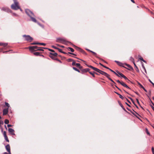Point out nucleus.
<instances>
[{"label":"nucleus","instance_id":"nucleus-1","mask_svg":"<svg viewBox=\"0 0 154 154\" xmlns=\"http://www.w3.org/2000/svg\"><path fill=\"white\" fill-rule=\"evenodd\" d=\"M25 12L27 15L30 17L32 21L35 23H37V21L35 18L33 17L34 15L32 12L29 9H26Z\"/></svg>","mask_w":154,"mask_h":154},{"label":"nucleus","instance_id":"nucleus-2","mask_svg":"<svg viewBox=\"0 0 154 154\" xmlns=\"http://www.w3.org/2000/svg\"><path fill=\"white\" fill-rule=\"evenodd\" d=\"M14 2V4H12L11 6V8L14 10H17L18 9H20L21 11L22 10L20 8L19 5V3L17 2V0H13Z\"/></svg>","mask_w":154,"mask_h":154},{"label":"nucleus","instance_id":"nucleus-3","mask_svg":"<svg viewBox=\"0 0 154 154\" xmlns=\"http://www.w3.org/2000/svg\"><path fill=\"white\" fill-rule=\"evenodd\" d=\"M56 41L57 42L65 44H66L67 42H68L66 41L65 39L60 38H57Z\"/></svg>","mask_w":154,"mask_h":154},{"label":"nucleus","instance_id":"nucleus-4","mask_svg":"<svg viewBox=\"0 0 154 154\" xmlns=\"http://www.w3.org/2000/svg\"><path fill=\"white\" fill-rule=\"evenodd\" d=\"M23 37L25 38V40L31 42L33 40V38L31 37L29 35H23Z\"/></svg>","mask_w":154,"mask_h":154},{"label":"nucleus","instance_id":"nucleus-5","mask_svg":"<svg viewBox=\"0 0 154 154\" xmlns=\"http://www.w3.org/2000/svg\"><path fill=\"white\" fill-rule=\"evenodd\" d=\"M38 47L37 46H30L29 47V50L32 52L34 51H36L37 50Z\"/></svg>","mask_w":154,"mask_h":154},{"label":"nucleus","instance_id":"nucleus-6","mask_svg":"<svg viewBox=\"0 0 154 154\" xmlns=\"http://www.w3.org/2000/svg\"><path fill=\"white\" fill-rule=\"evenodd\" d=\"M2 10L4 11L7 12H11V10L8 8L7 7H3L1 9Z\"/></svg>","mask_w":154,"mask_h":154},{"label":"nucleus","instance_id":"nucleus-7","mask_svg":"<svg viewBox=\"0 0 154 154\" xmlns=\"http://www.w3.org/2000/svg\"><path fill=\"white\" fill-rule=\"evenodd\" d=\"M5 148L7 151L8 152L9 154H11L10 147L9 145H7L5 146Z\"/></svg>","mask_w":154,"mask_h":154},{"label":"nucleus","instance_id":"nucleus-8","mask_svg":"<svg viewBox=\"0 0 154 154\" xmlns=\"http://www.w3.org/2000/svg\"><path fill=\"white\" fill-rule=\"evenodd\" d=\"M8 108L4 109L3 111V115H6L8 112Z\"/></svg>","mask_w":154,"mask_h":154},{"label":"nucleus","instance_id":"nucleus-9","mask_svg":"<svg viewBox=\"0 0 154 154\" xmlns=\"http://www.w3.org/2000/svg\"><path fill=\"white\" fill-rule=\"evenodd\" d=\"M114 61L117 63L118 65L124 67H125L123 66L124 64L122 63L117 60H115Z\"/></svg>","mask_w":154,"mask_h":154},{"label":"nucleus","instance_id":"nucleus-10","mask_svg":"<svg viewBox=\"0 0 154 154\" xmlns=\"http://www.w3.org/2000/svg\"><path fill=\"white\" fill-rule=\"evenodd\" d=\"M8 131L12 135H15V134L14 133V131L13 129L11 128H9L8 129Z\"/></svg>","mask_w":154,"mask_h":154},{"label":"nucleus","instance_id":"nucleus-11","mask_svg":"<svg viewBox=\"0 0 154 154\" xmlns=\"http://www.w3.org/2000/svg\"><path fill=\"white\" fill-rule=\"evenodd\" d=\"M90 69L89 68H86L85 69H81L82 71V72H81L82 74H83V73L86 72H88L89 71Z\"/></svg>","mask_w":154,"mask_h":154},{"label":"nucleus","instance_id":"nucleus-12","mask_svg":"<svg viewBox=\"0 0 154 154\" xmlns=\"http://www.w3.org/2000/svg\"><path fill=\"white\" fill-rule=\"evenodd\" d=\"M75 47L76 49L77 50H78V51H79L81 52H82V53H85V51H84L82 49H81V48H79V47H76V46H75Z\"/></svg>","mask_w":154,"mask_h":154},{"label":"nucleus","instance_id":"nucleus-13","mask_svg":"<svg viewBox=\"0 0 154 154\" xmlns=\"http://www.w3.org/2000/svg\"><path fill=\"white\" fill-rule=\"evenodd\" d=\"M8 45V43H3L0 42V45L1 46H2L4 47H6Z\"/></svg>","mask_w":154,"mask_h":154},{"label":"nucleus","instance_id":"nucleus-14","mask_svg":"<svg viewBox=\"0 0 154 154\" xmlns=\"http://www.w3.org/2000/svg\"><path fill=\"white\" fill-rule=\"evenodd\" d=\"M121 85L123 86H124L125 87H126L127 88H128L129 89H131L129 87H128L123 82H122Z\"/></svg>","mask_w":154,"mask_h":154},{"label":"nucleus","instance_id":"nucleus-15","mask_svg":"<svg viewBox=\"0 0 154 154\" xmlns=\"http://www.w3.org/2000/svg\"><path fill=\"white\" fill-rule=\"evenodd\" d=\"M116 72L119 75V77H122L124 76V75L119 71H117Z\"/></svg>","mask_w":154,"mask_h":154},{"label":"nucleus","instance_id":"nucleus-16","mask_svg":"<svg viewBox=\"0 0 154 154\" xmlns=\"http://www.w3.org/2000/svg\"><path fill=\"white\" fill-rule=\"evenodd\" d=\"M138 58H139V59L140 60L142 61H143V62H145V63H146V61L145 60H143V58L140 56H138Z\"/></svg>","mask_w":154,"mask_h":154},{"label":"nucleus","instance_id":"nucleus-17","mask_svg":"<svg viewBox=\"0 0 154 154\" xmlns=\"http://www.w3.org/2000/svg\"><path fill=\"white\" fill-rule=\"evenodd\" d=\"M125 64L129 68V70H130L131 69H132V67L129 64H127L126 63H125Z\"/></svg>","mask_w":154,"mask_h":154},{"label":"nucleus","instance_id":"nucleus-18","mask_svg":"<svg viewBox=\"0 0 154 154\" xmlns=\"http://www.w3.org/2000/svg\"><path fill=\"white\" fill-rule=\"evenodd\" d=\"M50 54L52 56H53L54 57L57 56V54L56 53H50Z\"/></svg>","mask_w":154,"mask_h":154},{"label":"nucleus","instance_id":"nucleus-19","mask_svg":"<svg viewBox=\"0 0 154 154\" xmlns=\"http://www.w3.org/2000/svg\"><path fill=\"white\" fill-rule=\"evenodd\" d=\"M119 104L120 105V106H121V107L122 108V109L125 111L126 112H127L126 110V109H125V108L124 107V106H123V105H122V104L121 103H119Z\"/></svg>","mask_w":154,"mask_h":154},{"label":"nucleus","instance_id":"nucleus-20","mask_svg":"<svg viewBox=\"0 0 154 154\" xmlns=\"http://www.w3.org/2000/svg\"><path fill=\"white\" fill-rule=\"evenodd\" d=\"M151 90H150L149 92H148V94H146L147 96V97L149 98H150L149 97H150L151 96Z\"/></svg>","mask_w":154,"mask_h":154},{"label":"nucleus","instance_id":"nucleus-21","mask_svg":"<svg viewBox=\"0 0 154 154\" xmlns=\"http://www.w3.org/2000/svg\"><path fill=\"white\" fill-rule=\"evenodd\" d=\"M34 55L38 56H40V54L38 52H36L34 53Z\"/></svg>","mask_w":154,"mask_h":154},{"label":"nucleus","instance_id":"nucleus-22","mask_svg":"<svg viewBox=\"0 0 154 154\" xmlns=\"http://www.w3.org/2000/svg\"><path fill=\"white\" fill-rule=\"evenodd\" d=\"M42 48H44V49H47V48H38H38L37 49V50H39V51H43V49H42Z\"/></svg>","mask_w":154,"mask_h":154},{"label":"nucleus","instance_id":"nucleus-23","mask_svg":"<svg viewBox=\"0 0 154 154\" xmlns=\"http://www.w3.org/2000/svg\"><path fill=\"white\" fill-rule=\"evenodd\" d=\"M92 69H93L94 70V71L97 72H98L99 69L96 68H95V67H94L93 66V68Z\"/></svg>","mask_w":154,"mask_h":154},{"label":"nucleus","instance_id":"nucleus-24","mask_svg":"<svg viewBox=\"0 0 154 154\" xmlns=\"http://www.w3.org/2000/svg\"><path fill=\"white\" fill-rule=\"evenodd\" d=\"M72 68L73 69H74L75 71H77L78 72H80V71L78 69H77V68H76L75 67H72Z\"/></svg>","mask_w":154,"mask_h":154},{"label":"nucleus","instance_id":"nucleus-25","mask_svg":"<svg viewBox=\"0 0 154 154\" xmlns=\"http://www.w3.org/2000/svg\"><path fill=\"white\" fill-rule=\"evenodd\" d=\"M116 94H117L119 95V97L120 98H121L122 99H123L124 98V97L122 95H121V94H118V93H116Z\"/></svg>","mask_w":154,"mask_h":154},{"label":"nucleus","instance_id":"nucleus-26","mask_svg":"<svg viewBox=\"0 0 154 154\" xmlns=\"http://www.w3.org/2000/svg\"><path fill=\"white\" fill-rule=\"evenodd\" d=\"M106 74L107 75H105V76L106 77L109 79L110 78L109 77L110 75L106 73Z\"/></svg>","mask_w":154,"mask_h":154},{"label":"nucleus","instance_id":"nucleus-27","mask_svg":"<svg viewBox=\"0 0 154 154\" xmlns=\"http://www.w3.org/2000/svg\"><path fill=\"white\" fill-rule=\"evenodd\" d=\"M9 123V120L8 119H6L5 121V124H8Z\"/></svg>","mask_w":154,"mask_h":154},{"label":"nucleus","instance_id":"nucleus-28","mask_svg":"<svg viewBox=\"0 0 154 154\" xmlns=\"http://www.w3.org/2000/svg\"><path fill=\"white\" fill-rule=\"evenodd\" d=\"M89 73L91 75H92V76L93 77H95V75H94V73H92V72H89Z\"/></svg>","mask_w":154,"mask_h":154},{"label":"nucleus","instance_id":"nucleus-29","mask_svg":"<svg viewBox=\"0 0 154 154\" xmlns=\"http://www.w3.org/2000/svg\"><path fill=\"white\" fill-rule=\"evenodd\" d=\"M130 60L132 62H134V59L131 57H130Z\"/></svg>","mask_w":154,"mask_h":154},{"label":"nucleus","instance_id":"nucleus-30","mask_svg":"<svg viewBox=\"0 0 154 154\" xmlns=\"http://www.w3.org/2000/svg\"><path fill=\"white\" fill-rule=\"evenodd\" d=\"M5 137V139L6 140V141H7L8 142H9V140L8 139V137L7 136L5 137Z\"/></svg>","mask_w":154,"mask_h":154},{"label":"nucleus","instance_id":"nucleus-31","mask_svg":"<svg viewBox=\"0 0 154 154\" xmlns=\"http://www.w3.org/2000/svg\"><path fill=\"white\" fill-rule=\"evenodd\" d=\"M129 98L131 100V101H132L133 103L134 104V105H135V103L133 99L131 97H129Z\"/></svg>","mask_w":154,"mask_h":154},{"label":"nucleus","instance_id":"nucleus-32","mask_svg":"<svg viewBox=\"0 0 154 154\" xmlns=\"http://www.w3.org/2000/svg\"><path fill=\"white\" fill-rule=\"evenodd\" d=\"M68 49H69L70 50V51L72 52H73L74 51V50L71 48L69 47Z\"/></svg>","mask_w":154,"mask_h":154},{"label":"nucleus","instance_id":"nucleus-33","mask_svg":"<svg viewBox=\"0 0 154 154\" xmlns=\"http://www.w3.org/2000/svg\"><path fill=\"white\" fill-rule=\"evenodd\" d=\"M140 86V87L142 88H143V86L141 85L140 83L139 82H138L137 83Z\"/></svg>","mask_w":154,"mask_h":154},{"label":"nucleus","instance_id":"nucleus-34","mask_svg":"<svg viewBox=\"0 0 154 154\" xmlns=\"http://www.w3.org/2000/svg\"><path fill=\"white\" fill-rule=\"evenodd\" d=\"M101 74L105 76V75H106L107 74H106V72H104L103 71H102V73H101Z\"/></svg>","mask_w":154,"mask_h":154},{"label":"nucleus","instance_id":"nucleus-35","mask_svg":"<svg viewBox=\"0 0 154 154\" xmlns=\"http://www.w3.org/2000/svg\"><path fill=\"white\" fill-rule=\"evenodd\" d=\"M122 77L125 80L130 81V80H129L125 75H124Z\"/></svg>","mask_w":154,"mask_h":154},{"label":"nucleus","instance_id":"nucleus-36","mask_svg":"<svg viewBox=\"0 0 154 154\" xmlns=\"http://www.w3.org/2000/svg\"><path fill=\"white\" fill-rule=\"evenodd\" d=\"M5 105L6 106L8 107V108L10 106V105L7 102H5Z\"/></svg>","mask_w":154,"mask_h":154},{"label":"nucleus","instance_id":"nucleus-37","mask_svg":"<svg viewBox=\"0 0 154 154\" xmlns=\"http://www.w3.org/2000/svg\"><path fill=\"white\" fill-rule=\"evenodd\" d=\"M4 124V122L2 120H0V127L1 126V125H3Z\"/></svg>","mask_w":154,"mask_h":154},{"label":"nucleus","instance_id":"nucleus-38","mask_svg":"<svg viewBox=\"0 0 154 154\" xmlns=\"http://www.w3.org/2000/svg\"><path fill=\"white\" fill-rule=\"evenodd\" d=\"M31 45H38V42H33L31 43Z\"/></svg>","mask_w":154,"mask_h":154},{"label":"nucleus","instance_id":"nucleus-39","mask_svg":"<svg viewBox=\"0 0 154 154\" xmlns=\"http://www.w3.org/2000/svg\"><path fill=\"white\" fill-rule=\"evenodd\" d=\"M38 45H43L44 46H45L46 45L45 43H38Z\"/></svg>","mask_w":154,"mask_h":154},{"label":"nucleus","instance_id":"nucleus-40","mask_svg":"<svg viewBox=\"0 0 154 154\" xmlns=\"http://www.w3.org/2000/svg\"><path fill=\"white\" fill-rule=\"evenodd\" d=\"M90 51L93 54H94V55L96 56L97 54L95 52H93V51Z\"/></svg>","mask_w":154,"mask_h":154},{"label":"nucleus","instance_id":"nucleus-41","mask_svg":"<svg viewBox=\"0 0 154 154\" xmlns=\"http://www.w3.org/2000/svg\"><path fill=\"white\" fill-rule=\"evenodd\" d=\"M3 135L4 137L7 136L6 135V132L5 131H4L3 132Z\"/></svg>","mask_w":154,"mask_h":154},{"label":"nucleus","instance_id":"nucleus-42","mask_svg":"<svg viewBox=\"0 0 154 154\" xmlns=\"http://www.w3.org/2000/svg\"><path fill=\"white\" fill-rule=\"evenodd\" d=\"M142 67H143V69H144V70L145 72L146 73V69H145L144 66L143 65V64H142Z\"/></svg>","mask_w":154,"mask_h":154},{"label":"nucleus","instance_id":"nucleus-43","mask_svg":"<svg viewBox=\"0 0 154 154\" xmlns=\"http://www.w3.org/2000/svg\"><path fill=\"white\" fill-rule=\"evenodd\" d=\"M142 67H143V69H144V70L145 72L146 73V69H145L144 66L143 65V64H142Z\"/></svg>","mask_w":154,"mask_h":154},{"label":"nucleus","instance_id":"nucleus-44","mask_svg":"<svg viewBox=\"0 0 154 154\" xmlns=\"http://www.w3.org/2000/svg\"><path fill=\"white\" fill-rule=\"evenodd\" d=\"M76 63H75V62L74 61H74L72 62V65L73 66H75V64Z\"/></svg>","mask_w":154,"mask_h":154},{"label":"nucleus","instance_id":"nucleus-45","mask_svg":"<svg viewBox=\"0 0 154 154\" xmlns=\"http://www.w3.org/2000/svg\"><path fill=\"white\" fill-rule=\"evenodd\" d=\"M37 23H38V25H39V26H40L42 27L43 28L44 27V26L43 25H42V24H40L39 23H38V22Z\"/></svg>","mask_w":154,"mask_h":154},{"label":"nucleus","instance_id":"nucleus-46","mask_svg":"<svg viewBox=\"0 0 154 154\" xmlns=\"http://www.w3.org/2000/svg\"><path fill=\"white\" fill-rule=\"evenodd\" d=\"M151 150L153 154H154V148L153 147H152Z\"/></svg>","mask_w":154,"mask_h":154},{"label":"nucleus","instance_id":"nucleus-47","mask_svg":"<svg viewBox=\"0 0 154 154\" xmlns=\"http://www.w3.org/2000/svg\"><path fill=\"white\" fill-rule=\"evenodd\" d=\"M50 57L51 58H52V59H54H54H55V58H56L55 57H54V56H52L51 55H50Z\"/></svg>","mask_w":154,"mask_h":154},{"label":"nucleus","instance_id":"nucleus-48","mask_svg":"<svg viewBox=\"0 0 154 154\" xmlns=\"http://www.w3.org/2000/svg\"><path fill=\"white\" fill-rule=\"evenodd\" d=\"M54 60H57V61L60 62L61 63V62L60 60L59 59H57L56 58H55V59H54Z\"/></svg>","mask_w":154,"mask_h":154},{"label":"nucleus","instance_id":"nucleus-49","mask_svg":"<svg viewBox=\"0 0 154 154\" xmlns=\"http://www.w3.org/2000/svg\"><path fill=\"white\" fill-rule=\"evenodd\" d=\"M80 64H79V63H76L75 64V65L77 67H79V66H80Z\"/></svg>","mask_w":154,"mask_h":154},{"label":"nucleus","instance_id":"nucleus-50","mask_svg":"<svg viewBox=\"0 0 154 154\" xmlns=\"http://www.w3.org/2000/svg\"><path fill=\"white\" fill-rule=\"evenodd\" d=\"M68 60L69 62H73L74 61V60L72 59H69Z\"/></svg>","mask_w":154,"mask_h":154},{"label":"nucleus","instance_id":"nucleus-51","mask_svg":"<svg viewBox=\"0 0 154 154\" xmlns=\"http://www.w3.org/2000/svg\"><path fill=\"white\" fill-rule=\"evenodd\" d=\"M86 65L87 66H88V67H90V68H91V69H92L93 67V66H91V65H87V64H86Z\"/></svg>","mask_w":154,"mask_h":154},{"label":"nucleus","instance_id":"nucleus-52","mask_svg":"<svg viewBox=\"0 0 154 154\" xmlns=\"http://www.w3.org/2000/svg\"><path fill=\"white\" fill-rule=\"evenodd\" d=\"M133 64H134V66L135 67H136V68L137 69H138V68H137V66L136 65V64H135V62H134H134H133Z\"/></svg>","mask_w":154,"mask_h":154},{"label":"nucleus","instance_id":"nucleus-53","mask_svg":"<svg viewBox=\"0 0 154 154\" xmlns=\"http://www.w3.org/2000/svg\"><path fill=\"white\" fill-rule=\"evenodd\" d=\"M109 80H110L112 82H113L114 84H116V83L115 82L110 78L109 79Z\"/></svg>","mask_w":154,"mask_h":154},{"label":"nucleus","instance_id":"nucleus-54","mask_svg":"<svg viewBox=\"0 0 154 154\" xmlns=\"http://www.w3.org/2000/svg\"><path fill=\"white\" fill-rule=\"evenodd\" d=\"M48 50L49 51H51L52 52H54V50H52V49H49V48H48Z\"/></svg>","mask_w":154,"mask_h":154},{"label":"nucleus","instance_id":"nucleus-55","mask_svg":"<svg viewBox=\"0 0 154 154\" xmlns=\"http://www.w3.org/2000/svg\"><path fill=\"white\" fill-rule=\"evenodd\" d=\"M52 48H54L55 49H57L58 48H57V47H56L55 46H54V45L52 46Z\"/></svg>","mask_w":154,"mask_h":154},{"label":"nucleus","instance_id":"nucleus-56","mask_svg":"<svg viewBox=\"0 0 154 154\" xmlns=\"http://www.w3.org/2000/svg\"><path fill=\"white\" fill-rule=\"evenodd\" d=\"M109 70H110L111 72H113L114 74H116V72H114V71L111 69H109Z\"/></svg>","mask_w":154,"mask_h":154},{"label":"nucleus","instance_id":"nucleus-57","mask_svg":"<svg viewBox=\"0 0 154 154\" xmlns=\"http://www.w3.org/2000/svg\"><path fill=\"white\" fill-rule=\"evenodd\" d=\"M57 50H58V51L60 52H62V49H60L59 48H58L57 49Z\"/></svg>","mask_w":154,"mask_h":154},{"label":"nucleus","instance_id":"nucleus-58","mask_svg":"<svg viewBox=\"0 0 154 154\" xmlns=\"http://www.w3.org/2000/svg\"><path fill=\"white\" fill-rule=\"evenodd\" d=\"M116 82H118V83H119L120 84H121L122 82L120 81L119 80H116Z\"/></svg>","mask_w":154,"mask_h":154},{"label":"nucleus","instance_id":"nucleus-59","mask_svg":"<svg viewBox=\"0 0 154 154\" xmlns=\"http://www.w3.org/2000/svg\"><path fill=\"white\" fill-rule=\"evenodd\" d=\"M102 71H101L99 69V70L97 72H99V73H100V74H101V73H102Z\"/></svg>","mask_w":154,"mask_h":154},{"label":"nucleus","instance_id":"nucleus-60","mask_svg":"<svg viewBox=\"0 0 154 154\" xmlns=\"http://www.w3.org/2000/svg\"><path fill=\"white\" fill-rule=\"evenodd\" d=\"M143 88V90H144V91L146 92H147V90H146V89H145V88L144 87H143V88Z\"/></svg>","mask_w":154,"mask_h":154},{"label":"nucleus","instance_id":"nucleus-61","mask_svg":"<svg viewBox=\"0 0 154 154\" xmlns=\"http://www.w3.org/2000/svg\"><path fill=\"white\" fill-rule=\"evenodd\" d=\"M68 53L69 54H72V55H75V56L76 55L75 54H74L73 53H71V52H69Z\"/></svg>","mask_w":154,"mask_h":154},{"label":"nucleus","instance_id":"nucleus-62","mask_svg":"<svg viewBox=\"0 0 154 154\" xmlns=\"http://www.w3.org/2000/svg\"><path fill=\"white\" fill-rule=\"evenodd\" d=\"M150 100V101L151 102V103H152V104L154 106V104L152 102V100H150V98H149Z\"/></svg>","mask_w":154,"mask_h":154},{"label":"nucleus","instance_id":"nucleus-63","mask_svg":"<svg viewBox=\"0 0 154 154\" xmlns=\"http://www.w3.org/2000/svg\"><path fill=\"white\" fill-rule=\"evenodd\" d=\"M12 125H9V124H8V125H7V126H8V127H12Z\"/></svg>","mask_w":154,"mask_h":154},{"label":"nucleus","instance_id":"nucleus-64","mask_svg":"<svg viewBox=\"0 0 154 154\" xmlns=\"http://www.w3.org/2000/svg\"><path fill=\"white\" fill-rule=\"evenodd\" d=\"M150 106L152 109V110L154 111V107L152 105H150Z\"/></svg>","mask_w":154,"mask_h":154}]
</instances>
